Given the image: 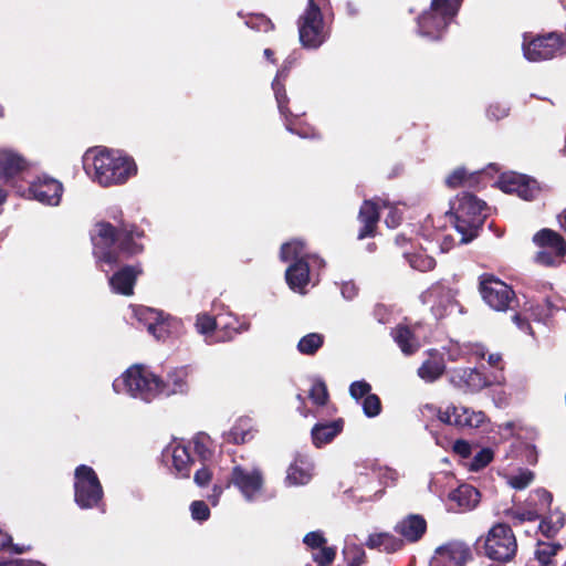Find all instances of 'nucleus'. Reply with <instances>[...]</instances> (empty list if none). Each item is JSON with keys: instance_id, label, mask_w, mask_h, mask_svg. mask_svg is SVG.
I'll return each instance as SVG.
<instances>
[{"instance_id": "32", "label": "nucleus", "mask_w": 566, "mask_h": 566, "mask_svg": "<svg viewBox=\"0 0 566 566\" xmlns=\"http://www.w3.org/2000/svg\"><path fill=\"white\" fill-rule=\"evenodd\" d=\"M533 241L538 247L551 248L555 252L559 251V255L566 254V241L559 233L551 229H542L538 231L534 235Z\"/></svg>"}, {"instance_id": "58", "label": "nucleus", "mask_w": 566, "mask_h": 566, "mask_svg": "<svg viewBox=\"0 0 566 566\" xmlns=\"http://www.w3.org/2000/svg\"><path fill=\"white\" fill-rule=\"evenodd\" d=\"M509 114V108L501 104H492L488 108V116L494 119H501Z\"/></svg>"}, {"instance_id": "50", "label": "nucleus", "mask_w": 566, "mask_h": 566, "mask_svg": "<svg viewBox=\"0 0 566 566\" xmlns=\"http://www.w3.org/2000/svg\"><path fill=\"white\" fill-rule=\"evenodd\" d=\"M564 525V520L557 516L555 521L544 520L539 523L538 528L546 537H553Z\"/></svg>"}, {"instance_id": "14", "label": "nucleus", "mask_w": 566, "mask_h": 566, "mask_svg": "<svg viewBox=\"0 0 566 566\" xmlns=\"http://www.w3.org/2000/svg\"><path fill=\"white\" fill-rule=\"evenodd\" d=\"M471 558L470 547L461 541H451L436 548L429 566H464Z\"/></svg>"}, {"instance_id": "64", "label": "nucleus", "mask_w": 566, "mask_h": 566, "mask_svg": "<svg viewBox=\"0 0 566 566\" xmlns=\"http://www.w3.org/2000/svg\"><path fill=\"white\" fill-rule=\"evenodd\" d=\"M364 552L357 551L356 556L348 563V566H360L363 562Z\"/></svg>"}, {"instance_id": "39", "label": "nucleus", "mask_w": 566, "mask_h": 566, "mask_svg": "<svg viewBox=\"0 0 566 566\" xmlns=\"http://www.w3.org/2000/svg\"><path fill=\"white\" fill-rule=\"evenodd\" d=\"M370 470L384 485L394 484L398 480V472L395 469L381 465L376 461L370 463Z\"/></svg>"}, {"instance_id": "54", "label": "nucleus", "mask_w": 566, "mask_h": 566, "mask_svg": "<svg viewBox=\"0 0 566 566\" xmlns=\"http://www.w3.org/2000/svg\"><path fill=\"white\" fill-rule=\"evenodd\" d=\"M335 554L333 547L323 546L313 553V559L321 566H328L334 560Z\"/></svg>"}, {"instance_id": "25", "label": "nucleus", "mask_w": 566, "mask_h": 566, "mask_svg": "<svg viewBox=\"0 0 566 566\" xmlns=\"http://www.w3.org/2000/svg\"><path fill=\"white\" fill-rule=\"evenodd\" d=\"M365 200L360 207L358 219L363 223V228L358 233V239L363 240L368 237H373L375 228L379 220V201Z\"/></svg>"}, {"instance_id": "29", "label": "nucleus", "mask_w": 566, "mask_h": 566, "mask_svg": "<svg viewBox=\"0 0 566 566\" xmlns=\"http://www.w3.org/2000/svg\"><path fill=\"white\" fill-rule=\"evenodd\" d=\"M449 501L455 503L459 510L469 511L480 502V493L472 485L462 484L449 493Z\"/></svg>"}, {"instance_id": "3", "label": "nucleus", "mask_w": 566, "mask_h": 566, "mask_svg": "<svg viewBox=\"0 0 566 566\" xmlns=\"http://www.w3.org/2000/svg\"><path fill=\"white\" fill-rule=\"evenodd\" d=\"M281 259L292 263L285 271V279L291 290L303 293L310 282V273L314 268H323L324 260L317 255L308 254L304 243L292 240L281 248Z\"/></svg>"}, {"instance_id": "19", "label": "nucleus", "mask_w": 566, "mask_h": 566, "mask_svg": "<svg viewBox=\"0 0 566 566\" xmlns=\"http://www.w3.org/2000/svg\"><path fill=\"white\" fill-rule=\"evenodd\" d=\"M559 49V38L555 34L539 36L523 44L524 56L531 62L549 60L556 55Z\"/></svg>"}, {"instance_id": "6", "label": "nucleus", "mask_w": 566, "mask_h": 566, "mask_svg": "<svg viewBox=\"0 0 566 566\" xmlns=\"http://www.w3.org/2000/svg\"><path fill=\"white\" fill-rule=\"evenodd\" d=\"M461 2L462 0H432L430 9L418 18L419 34L429 40L440 39L457 15Z\"/></svg>"}, {"instance_id": "44", "label": "nucleus", "mask_w": 566, "mask_h": 566, "mask_svg": "<svg viewBox=\"0 0 566 566\" xmlns=\"http://www.w3.org/2000/svg\"><path fill=\"white\" fill-rule=\"evenodd\" d=\"M494 458V452L490 448H483L474 454L469 464L471 471H480L485 468Z\"/></svg>"}, {"instance_id": "26", "label": "nucleus", "mask_w": 566, "mask_h": 566, "mask_svg": "<svg viewBox=\"0 0 566 566\" xmlns=\"http://www.w3.org/2000/svg\"><path fill=\"white\" fill-rule=\"evenodd\" d=\"M446 370L442 355L438 350H430L429 358L418 368V376L426 382H433L441 377Z\"/></svg>"}, {"instance_id": "47", "label": "nucleus", "mask_w": 566, "mask_h": 566, "mask_svg": "<svg viewBox=\"0 0 566 566\" xmlns=\"http://www.w3.org/2000/svg\"><path fill=\"white\" fill-rule=\"evenodd\" d=\"M361 407L365 416H367L368 418L376 417L381 411L380 399L375 394H370L367 397H365Z\"/></svg>"}, {"instance_id": "46", "label": "nucleus", "mask_w": 566, "mask_h": 566, "mask_svg": "<svg viewBox=\"0 0 566 566\" xmlns=\"http://www.w3.org/2000/svg\"><path fill=\"white\" fill-rule=\"evenodd\" d=\"M310 398L315 405L324 406L328 399L326 385L321 380L314 381L310 390Z\"/></svg>"}, {"instance_id": "48", "label": "nucleus", "mask_w": 566, "mask_h": 566, "mask_svg": "<svg viewBox=\"0 0 566 566\" xmlns=\"http://www.w3.org/2000/svg\"><path fill=\"white\" fill-rule=\"evenodd\" d=\"M472 177L473 174L468 176L465 169L458 168L447 177L446 182L449 187L455 188L462 185H471Z\"/></svg>"}, {"instance_id": "42", "label": "nucleus", "mask_w": 566, "mask_h": 566, "mask_svg": "<svg viewBox=\"0 0 566 566\" xmlns=\"http://www.w3.org/2000/svg\"><path fill=\"white\" fill-rule=\"evenodd\" d=\"M218 318L221 319V325L218 327V329H224L228 338H231L237 333L249 329V324H241L237 318L232 317L231 315L224 317L219 316Z\"/></svg>"}, {"instance_id": "63", "label": "nucleus", "mask_w": 566, "mask_h": 566, "mask_svg": "<svg viewBox=\"0 0 566 566\" xmlns=\"http://www.w3.org/2000/svg\"><path fill=\"white\" fill-rule=\"evenodd\" d=\"M11 544V537L0 530V549L6 548Z\"/></svg>"}, {"instance_id": "35", "label": "nucleus", "mask_w": 566, "mask_h": 566, "mask_svg": "<svg viewBox=\"0 0 566 566\" xmlns=\"http://www.w3.org/2000/svg\"><path fill=\"white\" fill-rule=\"evenodd\" d=\"M324 344V336L318 333H310L303 336L297 344V349L303 355H314Z\"/></svg>"}, {"instance_id": "43", "label": "nucleus", "mask_w": 566, "mask_h": 566, "mask_svg": "<svg viewBox=\"0 0 566 566\" xmlns=\"http://www.w3.org/2000/svg\"><path fill=\"white\" fill-rule=\"evenodd\" d=\"M527 503L528 505H532V507H536L539 513L541 511L549 507L552 503V494L544 489H537L530 495Z\"/></svg>"}, {"instance_id": "24", "label": "nucleus", "mask_w": 566, "mask_h": 566, "mask_svg": "<svg viewBox=\"0 0 566 566\" xmlns=\"http://www.w3.org/2000/svg\"><path fill=\"white\" fill-rule=\"evenodd\" d=\"M28 168L23 156L10 148H0V178L9 180Z\"/></svg>"}, {"instance_id": "2", "label": "nucleus", "mask_w": 566, "mask_h": 566, "mask_svg": "<svg viewBox=\"0 0 566 566\" xmlns=\"http://www.w3.org/2000/svg\"><path fill=\"white\" fill-rule=\"evenodd\" d=\"M83 166L86 174L103 187L124 184L137 172L133 158L119 150L101 147L84 154Z\"/></svg>"}, {"instance_id": "60", "label": "nucleus", "mask_w": 566, "mask_h": 566, "mask_svg": "<svg viewBox=\"0 0 566 566\" xmlns=\"http://www.w3.org/2000/svg\"><path fill=\"white\" fill-rule=\"evenodd\" d=\"M342 295L346 300H352L357 294V287L353 282H345L342 285Z\"/></svg>"}, {"instance_id": "5", "label": "nucleus", "mask_w": 566, "mask_h": 566, "mask_svg": "<svg viewBox=\"0 0 566 566\" xmlns=\"http://www.w3.org/2000/svg\"><path fill=\"white\" fill-rule=\"evenodd\" d=\"M158 388V376L144 365L130 366L113 381L115 392L126 394L145 402L159 396Z\"/></svg>"}, {"instance_id": "13", "label": "nucleus", "mask_w": 566, "mask_h": 566, "mask_svg": "<svg viewBox=\"0 0 566 566\" xmlns=\"http://www.w3.org/2000/svg\"><path fill=\"white\" fill-rule=\"evenodd\" d=\"M497 184L504 192L516 193L527 201L536 199L541 192V187L535 179L516 172L503 174Z\"/></svg>"}, {"instance_id": "4", "label": "nucleus", "mask_w": 566, "mask_h": 566, "mask_svg": "<svg viewBox=\"0 0 566 566\" xmlns=\"http://www.w3.org/2000/svg\"><path fill=\"white\" fill-rule=\"evenodd\" d=\"M485 209V202L469 192L459 195L451 202L455 229L462 235V243H468L478 235L486 218Z\"/></svg>"}, {"instance_id": "56", "label": "nucleus", "mask_w": 566, "mask_h": 566, "mask_svg": "<svg viewBox=\"0 0 566 566\" xmlns=\"http://www.w3.org/2000/svg\"><path fill=\"white\" fill-rule=\"evenodd\" d=\"M304 544L312 549H319L325 546L326 539L322 532H310L304 536Z\"/></svg>"}, {"instance_id": "23", "label": "nucleus", "mask_w": 566, "mask_h": 566, "mask_svg": "<svg viewBox=\"0 0 566 566\" xmlns=\"http://www.w3.org/2000/svg\"><path fill=\"white\" fill-rule=\"evenodd\" d=\"M142 270L137 265L122 268L109 277L112 291L125 296L132 295L136 279Z\"/></svg>"}, {"instance_id": "8", "label": "nucleus", "mask_w": 566, "mask_h": 566, "mask_svg": "<svg viewBox=\"0 0 566 566\" xmlns=\"http://www.w3.org/2000/svg\"><path fill=\"white\" fill-rule=\"evenodd\" d=\"M103 499V488L95 471L81 464L74 472V500L81 509L98 506Z\"/></svg>"}, {"instance_id": "34", "label": "nucleus", "mask_w": 566, "mask_h": 566, "mask_svg": "<svg viewBox=\"0 0 566 566\" xmlns=\"http://www.w3.org/2000/svg\"><path fill=\"white\" fill-rule=\"evenodd\" d=\"M192 444L195 454L202 463H206L207 461L211 460L213 451L211 448L212 443L208 434L202 432L196 434L192 439Z\"/></svg>"}, {"instance_id": "40", "label": "nucleus", "mask_w": 566, "mask_h": 566, "mask_svg": "<svg viewBox=\"0 0 566 566\" xmlns=\"http://www.w3.org/2000/svg\"><path fill=\"white\" fill-rule=\"evenodd\" d=\"M559 549L560 545L558 544L541 543L535 551V556L542 566H551L554 556Z\"/></svg>"}, {"instance_id": "45", "label": "nucleus", "mask_w": 566, "mask_h": 566, "mask_svg": "<svg viewBox=\"0 0 566 566\" xmlns=\"http://www.w3.org/2000/svg\"><path fill=\"white\" fill-rule=\"evenodd\" d=\"M247 421H240L229 432V440L234 443H244L252 438L251 431L247 428Z\"/></svg>"}, {"instance_id": "20", "label": "nucleus", "mask_w": 566, "mask_h": 566, "mask_svg": "<svg viewBox=\"0 0 566 566\" xmlns=\"http://www.w3.org/2000/svg\"><path fill=\"white\" fill-rule=\"evenodd\" d=\"M163 458L166 462H171L176 474L180 478L190 475V468L195 463V459L190 455L189 448L180 442H171L164 452Z\"/></svg>"}, {"instance_id": "59", "label": "nucleus", "mask_w": 566, "mask_h": 566, "mask_svg": "<svg viewBox=\"0 0 566 566\" xmlns=\"http://www.w3.org/2000/svg\"><path fill=\"white\" fill-rule=\"evenodd\" d=\"M453 451L462 458L471 454V446L465 440H457L452 446Z\"/></svg>"}, {"instance_id": "51", "label": "nucleus", "mask_w": 566, "mask_h": 566, "mask_svg": "<svg viewBox=\"0 0 566 566\" xmlns=\"http://www.w3.org/2000/svg\"><path fill=\"white\" fill-rule=\"evenodd\" d=\"M381 203V207L389 209V212L387 217L385 218V223L388 228H397L401 222V212L398 210V208L390 205L388 200H379Z\"/></svg>"}, {"instance_id": "27", "label": "nucleus", "mask_w": 566, "mask_h": 566, "mask_svg": "<svg viewBox=\"0 0 566 566\" xmlns=\"http://www.w3.org/2000/svg\"><path fill=\"white\" fill-rule=\"evenodd\" d=\"M343 426L344 422L342 419L316 423L311 431L314 446L321 448L322 446L329 443L342 432Z\"/></svg>"}, {"instance_id": "38", "label": "nucleus", "mask_w": 566, "mask_h": 566, "mask_svg": "<svg viewBox=\"0 0 566 566\" xmlns=\"http://www.w3.org/2000/svg\"><path fill=\"white\" fill-rule=\"evenodd\" d=\"M221 325L220 318L211 317L207 314H200L197 316L196 321V329L199 334L205 335L207 337V340H209V337L211 334L218 329V327Z\"/></svg>"}, {"instance_id": "1", "label": "nucleus", "mask_w": 566, "mask_h": 566, "mask_svg": "<svg viewBox=\"0 0 566 566\" xmlns=\"http://www.w3.org/2000/svg\"><path fill=\"white\" fill-rule=\"evenodd\" d=\"M143 237L134 226H113L98 222L92 232L93 253L103 272H108L119 262L122 255L130 256L143 251L137 239Z\"/></svg>"}, {"instance_id": "61", "label": "nucleus", "mask_w": 566, "mask_h": 566, "mask_svg": "<svg viewBox=\"0 0 566 566\" xmlns=\"http://www.w3.org/2000/svg\"><path fill=\"white\" fill-rule=\"evenodd\" d=\"M462 356V349L458 344L450 345L448 348V359L451 361L460 359Z\"/></svg>"}, {"instance_id": "28", "label": "nucleus", "mask_w": 566, "mask_h": 566, "mask_svg": "<svg viewBox=\"0 0 566 566\" xmlns=\"http://www.w3.org/2000/svg\"><path fill=\"white\" fill-rule=\"evenodd\" d=\"M134 314L137 321L147 327L149 334L156 339H164V334L157 333V329L164 328L161 313L150 307L139 306L134 308Z\"/></svg>"}, {"instance_id": "18", "label": "nucleus", "mask_w": 566, "mask_h": 566, "mask_svg": "<svg viewBox=\"0 0 566 566\" xmlns=\"http://www.w3.org/2000/svg\"><path fill=\"white\" fill-rule=\"evenodd\" d=\"M449 381L463 391H480L489 386L488 378L476 368L459 367L449 370Z\"/></svg>"}, {"instance_id": "36", "label": "nucleus", "mask_w": 566, "mask_h": 566, "mask_svg": "<svg viewBox=\"0 0 566 566\" xmlns=\"http://www.w3.org/2000/svg\"><path fill=\"white\" fill-rule=\"evenodd\" d=\"M506 483L515 489L523 490L534 480V473L528 469H518L517 471L505 475Z\"/></svg>"}, {"instance_id": "62", "label": "nucleus", "mask_w": 566, "mask_h": 566, "mask_svg": "<svg viewBox=\"0 0 566 566\" xmlns=\"http://www.w3.org/2000/svg\"><path fill=\"white\" fill-rule=\"evenodd\" d=\"M513 322L523 332L532 334L531 326L527 321L523 319L520 314L513 316Z\"/></svg>"}, {"instance_id": "49", "label": "nucleus", "mask_w": 566, "mask_h": 566, "mask_svg": "<svg viewBox=\"0 0 566 566\" xmlns=\"http://www.w3.org/2000/svg\"><path fill=\"white\" fill-rule=\"evenodd\" d=\"M565 255H559V251L542 250L536 254V262L545 266H557L562 263Z\"/></svg>"}, {"instance_id": "57", "label": "nucleus", "mask_w": 566, "mask_h": 566, "mask_svg": "<svg viewBox=\"0 0 566 566\" xmlns=\"http://www.w3.org/2000/svg\"><path fill=\"white\" fill-rule=\"evenodd\" d=\"M211 475L209 468L203 464L202 468L196 471L193 479L197 485L205 486L210 482Z\"/></svg>"}, {"instance_id": "16", "label": "nucleus", "mask_w": 566, "mask_h": 566, "mask_svg": "<svg viewBox=\"0 0 566 566\" xmlns=\"http://www.w3.org/2000/svg\"><path fill=\"white\" fill-rule=\"evenodd\" d=\"M439 420L459 428H479L485 422L486 416L483 411L469 407L449 406L439 411Z\"/></svg>"}, {"instance_id": "37", "label": "nucleus", "mask_w": 566, "mask_h": 566, "mask_svg": "<svg viewBox=\"0 0 566 566\" xmlns=\"http://www.w3.org/2000/svg\"><path fill=\"white\" fill-rule=\"evenodd\" d=\"M506 516L516 525L525 521H536L539 518L541 513H538L536 507H532V505L527 504L525 509L515 507L506 511Z\"/></svg>"}, {"instance_id": "21", "label": "nucleus", "mask_w": 566, "mask_h": 566, "mask_svg": "<svg viewBox=\"0 0 566 566\" xmlns=\"http://www.w3.org/2000/svg\"><path fill=\"white\" fill-rule=\"evenodd\" d=\"M427 531L426 520L418 514H410L395 525V532L401 536L402 543H416Z\"/></svg>"}, {"instance_id": "55", "label": "nucleus", "mask_w": 566, "mask_h": 566, "mask_svg": "<svg viewBox=\"0 0 566 566\" xmlns=\"http://www.w3.org/2000/svg\"><path fill=\"white\" fill-rule=\"evenodd\" d=\"M190 512L193 520L202 522L210 516V510L203 501H195L190 505Z\"/></svg>"}, {"instance_id": "11", "label": "nucleus", "mask_w": 566, "mask_h": 566, "mask_svg": "<svg viewBox=\"0 0 566 566\" xmlns=\"http://www.w3.org/2000/svg\"><path fill=\"white\" fill-rule=\"evenodd\" d=\"M457 291L442 282L432 284L420 295L422 304L430 305L436 318H442L458 307Z\"/></svg>"}, {"instance_id": "7", "label": "nucleus", "mask_w": 566, "mask_h": 566, "mask_svg": "<svg viewBox=\"0 0 566 566\" xmlns=\"http://www.w3.org/2000/svg\"><path fill=\"white\" fill-rule=\"evenodd\" d=\"M325 1L308 0L304 12L297 20L300 41L306 49L319 48L329 36L321 11V4Z\"/></svg>"}, {"instance_id": "9", "label": "nucleus", "mask_w": 566, "mask_h": 566, "mask_svg": "<svg viewBox=\"0 0 566 566\" xmlns=\"http://www.w3.org/2000/svg\"><path fill=\"white\" fill-rule=\"evenodd\" d=\"M484 554L494 562L506 563L516 553V538L510 526L499 523L494 525L484 539Z\"/></svg>"}, {"instance_id": "15", "label": "nucleus", "mask_w": 566, "mask_h": 566, "mask_svg": "<svg viewBox=\"0 0 566 566\" xmlns=\"http://www.w3.org/2000/svg\"><path fill=\"white\" fill-rule=\"evenodd\" d=\"M287 73H289V67L286 65H284L283 67H281L277 71L276 76L272 82V88L274 91L279 111H280L281 115L284 116L286 119L285 127L290 133L296 134L302 138L316 137L317 134L311 127H297L294 123H292L287 119V115L290 114L289 108L286 107L287 96H286L284 85L281 83V80H284L287 76Z\"/></svg>"}, {"instance_id": "31", "label": "nucleus", "mask_w": 566, "mask_h": 566, "mask_svg": "<svg viewBox=\"0 0 566 566\" xmlns=\"http://www.w3.org/2000/svg\"><path fill=\"white\" fill-rule=\"evenodd\" d=\"M311 463L304 458H297L289 467L286 472V483L289 485H304L312 478Z\"/></svg>"}, {"instance_id": "12", "label": "nucleus", "mask_w": 566, "mask_h": 566, "mask_svg": "<svg viewBox=\"0 0 566 566\" xmlns=\"http://www.w3.org/2000/svg\"><path fill=\"white\" fill-rule=\"evenodd\" d=\"M230 482L238 488L248 502H253L263 489L264 479L261 470L258 468L235 465L232 469Z\"/></svg>"}, {"instance_id": "22", "label": "nucleus", "mask_w": 566, "mask_h": 566, "mask_svg": "<svg viewBox=\"0 0 566 566\" xmlns=\"http://www.w3.org/2000/svg\"><path fill=\"white\" fill-rule=\"evenodd\" d=\"M189 370L186 367L170 370L165 379L158 377L159 395L186 394L189 389Z\"/></svg>"}, {"instance_id": "41", "label": "nucleus", "mask_w": 566, "mask_h": 566, "mask_svg": "<svg viewBox=\"0 0 566 566\" xmlns=\"http://www.w3.org/2000/svg\"><path fill=\"white\" fill-rule=\"evenodd\" d=\"M406 258L411 268L421 272L430 271L436 266L434 259L423 253L406 254Z\"/></svg>"}, {"instance_id": "53", "label": "nucleus", "mask_w": 566, "mask_h": 566, "mask_svg": "<svg viewBox=\"0 0 566 566\" xmlns=\"http://www.w3.org/2000/svg\"><path fill=\"white\" fill-rule=\"evenodd\" d=\"M371 386L365 380H357L349 386V394L355 400L365 399L370 395Z\"/></svg>"}, {"instance_id": "30", "label": "nucleus", "mask_w": 566, "mask_h": 566, "mask_svg": "<svg viewBox=\"0 0 566 566\" xmlns=\"http://www.w3.org/2000/svg\"><path fill=\"white\" fill-rule=\"evenodd\" d=\"M391 336L405 355H412L420 348L419 337L405 325H398L392 329Z\"/></svg>"}, {"instance_id": "10", "label": "nucleus", "mask_w": 566, "mask_h": 566, "mask_svg": "<svg viewBox=\"0 0 566 566\" xmlns=\"http://www.w3.org/2000/svg\"><path fill=\"white\" fill-rule=\"evenodd\" d=\"M479 290L483 301L494 311L514 310V304L517 303L512 287L493 275H481Z\"/></svg>"}, {"instance_id": "52", "label": "nucleus", "mask_w": 566, "mask_h": 566, "mask_svg": "<svg viewBox=\"0 0 566 566\" xmlns=\"http://www.w3.org/2000/svg\"><path fill=\"white\" fill-rule=\"evenodd\" d=\"M245 24L251 29H255L258 31H263V32H268V31L272 30L274 27L273 23L271 22V20L268 19L263 14H256V15L250 17L249 20H247Z\"/></svg>"}, {"instance_id": "33", "label": "nucleus", "mask_w": 566, "mask_h": 566, "mask_svg": "<svg viewBox=\"0 0 566 566\" xmlns=\"http://www.w3.org/2000/svg\"><path fill=\"white\" fill-rule=\"evenodd\" d=\"M401 538H397L390 533H376L369 535L367 546L370 548H379L381 551L394 553L402 547Z\"/></svg>"}, {"instance_id": "17", "label": "nucleus", "mask_w": 566, "mask_h": 566, "mask_svg": "<svg viewBox=\"0 0 566 566\" xmlns=\"http://www.w3.org/2000/svg\"><path fill=\"white\" fill-rule=\"evenodd\" d=\"M29 191L36 201L55 207L61 202L63 185L57 179L43 175L31 182Z\"/></svg>"}]
</instances>
